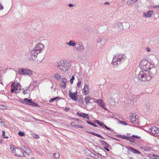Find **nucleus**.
<instances>
[{
	"mask_svg": "<svg viewBox=\"0 0 159 159\" xmlns=\"http://www.w3.org/2000/svg\"><path fill=\"white\" fill-rule=\"evenodd\" d=\"M136 76L138 80L140 82L149 81L154 77L148 70H141Z\"/></svg>",
	"mask_w": 159,
	"mask_h": 159,
	"instance_id": "1",
	"label": "nucleus"
},
{
	"mask_svg": "<svg viewBox=\"0 0 159 159\" xmlns=\"http://www.w3.org/2000/svg\"><path fill=\"white\" fill-rule=\"evenodd\" d=\"M43 48L44 46L42 44L39 43L37 44L31 51V57L29 59L30 60H35L38 55L42 52Z\"/></svg>",
	"mask_w": 159,
	"mask_h": 159,
	"instance_id": "2",
	"label": "nucleus"
},
{
	"mask_svg": "<svg viewBox=\"0 0 159 159\" xmlns=\"http://www.w3.org/2000/svg\"><path fill=\"white\" fill-rule=\"evenodd\" d=\"M56 66L61 71L66 72L70 68L71 64L69 61L62 60L57 63Z\"/></svg>",
	"mask_w": 159,
	"mask_h": 159,
	"instance_id": "3",
	"label": "nucleus"
},
{
	"mask_svg": "<svg viewBox=\"0 0 159 159\" xmlns=\"http://www.w3.org/2000/svg\"><path fill=\"white\" fill-rule=\"evenodd\" d=\"M126 59L125 54H120L114 56L112 62L114 65L117 66L123 62Z\"/></svg>",
	"mask_w": 159,
	"mask_h": 159,
	"instance_id": "4",
	"label": "nucleus"
},
{
	"mask_svg": "<svg viewBox=\"0 0 159 159\" xmlns=\"http://www.w3.org/2000/svg\"><path fill=\"white\" fill-rule=\"evenodd\" d=\"M17 72L19 75H27L30 76H32L34 73V71L30 69L22 68L18 69Z\"/></svg>",
	"mask_w": 159,
	"mask_h": 159,
	"instance_id": "5",
	"label": "nucleus"
},
{
	"mask_svg": "<svg viewBox=\"0 0 159 159\" xmlns=\"http://www.w3.org/2000/svg\"><path fill=\"white\" fill-rule=\"evenodd\" d=\"M11 152L15 156L21 157H25L23 152L20 149L15 147H11Z\"/></svg>",
	"mask_w": 159,
	"mask_h": 159,
	"instance_id": "6",
	"label": "nucleus"
},
{
	"mask_svg": "<svg viewBox=\"0 0 159 159\" xmlns=\"http://www.w3.org/2000/svg\"><path fill=\"white\" fill-rule=\"evenodd\" d=\"M141 70H149V62H147L146 61H141L139 65Z\"/></svg>",
	"mask_w": 159,
	"mask_h": 159,
	"instance_id": "7",
	"label": "nucleus"
},
{
	"mask_svg": "<svg viewBox=\"0 0 159 159\" xmlns=\"http://www.w3.org/2000/svg\"><path fill=\"white\" fill-rule=\"evenodd\" d=\"M155 65L154 63L149 62V72L153 76H154L157 72V70L155 68Z\"/></svg>",
	"mask_w": 159,
	"mask_h": 159,
	"instance_id": "8",
	"label": "nucleus"
},
{
	"mask_svg": "<svg viewBox=\"0 0 159 159\" xmlns=\"http://www.w3.org/2000/svg\"><path fill=\"white\" fill-rule=\"evenodd\" d=\"M21 86L20 84L18 83H16V84L13 83L11 84V87L13 88L15 91V93H16L19 92V91H18V89L19 90H21Z\"/></svg>",
	"mask_w": 159,
	"mask_h": 159,
	"instance_id": "9",
	"label": "nucleus"
},
{
	"mask_svg": "<svg viewBox=\"0 0 159 159\" xmlns=\"http://www.w3.org/2000/svg\"><path fill=\"white\" fill-rule=\"evenodd\" d=\"M136 115L135 113H131L130 114V121L132 123H137L138 121L136 118Z\"/></svg>",
	"mask_w": 159,
	"mask_h": 159,
	"instance_id": "10",
	"label": "nucleus"
},
{
	"mask_svg": "<svg viewBox=\"0 0 159 159\" xmlns=\"http://www.w3.org/2000/svg\"><path fill=\"white\" fill-rule=\"evenodd\" d=\"M97 42L98 45H99L100 47H101L104 45L106 43V40L103 38L101 37L97 39Z\"/></svg>",
	"mask_w": 159,
	"mask_h": 159,
	"instance_id": "11",
	"label": "nucleus"
},
{
	"mask_svg": "<svg viewBox=\"0 0 159 159\" xmlns=\"http://www.w3.org/2000/svg\"><path fill=\"white\" fill-rule=\"evenodd\" d=\"M96 147L97 148V150H98L99 149H100L101 151V152L102 153V154H101L99 153H97L99 155L101 156L104 157H106L107 156V152H106V151H105L103 149L99 147L98 146H96Z\"/></svg>",
	"mask_w": 159,
	"mask_h": 159,
	"instance_id": "12",
	"label": "nucleus"
},
{
	"mask_svg": "<svg viewBox=\"0 0 159 159\" xmlns=\"http://www.w3.org/2000/svg\"><path fill=\"white\" fill-rule=\"evenodd\" d=\"M141 148L144 151H149L151 149V145L148 143H145L141 147Z\"/></svg>",
	"mask_w": 159,
	"mask_h": 159,
	"instance_id": "13",
	"label": "nucleus"
},
{
	"mask_svg": "<svg viewBox=\"0 0 159 159\" xmlns=\"http://www.w3.org/2000/svg\"><path fill=\"white\" fill-rule=\"evenodd\" d=\"M69 95L73 100L75 101L77 100V91H76L74 93H72L70 91L69 93Z\"/></svg>",
	"mask_w": 159,
	"mask_h": 159,
	"instance_id": "14",
	"label": "nucleus"
},
{
	"mask_svg": "<svg viewBox=\"0 0 159 159\" xmlns=\"http://www.w3.org/2000/svg\"><path fill=\"white\" fill-rule=\"evenodd\" d=\"M150 130L151 133L153 134H159V128L155 127L152 126L151 127Z\"/></svg>",
	"mask_w": 159,
	"mask_h": 159,
	"instance_id": "15",
	"label": "nucleus"
},
{
	"mask_svg": "<svg viewBox=\"0 0 159 159\" xmlns=\"http://www.w3.org/2000/svg\"><path fill=\"white\" fill-rule=\"evenodd\" d=\"M76 50L79 51H82L84 50L85 47L83 44L81 42H79L77 43Z\"/></svg>",
	"mask_w": 159,
	"mask_h": 159,
	"instance_id": "16",
	"label": "nucleus"
},
{
	"mask_svg": "<svg viewBox=\"0 0 159 159\" xmlns=\"http://www.w3.org/2000/svg\"><path fill=\"white\" fill-rule=\"evenodd\" d=\"M76 114L77 115L80 116L84 118L87 119H90V117L89 116L88 114H85L84 113H80L79 112H77Z\"/></svg>",
	"mask_w": 159,
	"mask_h": 159,
	"instance_id": "17",
	"label": "nucleus"
},
{
	"mask_svg": "<svg viewBox=\"0 0 159 159\" xmlns=\"http://www.w3.org/2000/svg\"><path fill=\"white\" fill-rule=\"evenodd\" d=\"M126 148L128 149L129 151L133 152L134 153L139 154L140 152L136 149H135L133 148H132L129 146H127Z\"/></svg>",
	"mask_w": 159,
	"mask_h": 159,
	"instance_id": "18",
	"label": "nucleus"
},
{
	"mask_svg": "<svg viewBox=\"0 0 159 159\" xmlns=\"http://www.w3.org/2000/svg\"><path fill=\"white\" fill-rule=\"evenodd\" d=\"M83 92L84 94L87 95L89 93V89H88V85L87 84H85L84 87L83 89Z\"/></svg>",
	"mask_w": 159,
	"mask_h": 159,
	"instance_id": "19",
	"label": "nucleus"
},
{
	"mask_svg": "<svg viewBox=\"0 0 159 159\" xmlns=\"http://www.w3.org/2000/svg\"><path fill=\"white\" fill-rule=\"evenodd\" d=\"M136 98L134 96H131L128 100V103L133 105L136 102Z\"/></svg>",
	"mask_w": 159,
	"mask_h": 159,
	"instance_id": "20",
	"label": "nucleus"
},
{
	"mask_svg": "<svg viewBox=\"0 0 159 159\" xmlns=\"http://www.w3.org/2000/svg\"><path fill=\"white\" fill-rule=\"evenodd\" d=\"M67 80L65 78H63L62 79V81H61V86L64 89H65L66 86V83Z\"/></svg>",
	"mask_w": 159,
	"mask_h": 159,
	"instance_id": "21",
	"label": "nucleus"
},
{
	"mask_svg": "<svg viewBox=\"0 0 159 159\" xmlns=\"http://www.w3.org/2000/svg\"><path fill=\"white\" fill-rule=\"evenodd\" d=\"M66 44L70 46H75L76 45V43L73 40H70L69 42H66Z\"/></svg>",
	"mask_w": 159,
	"mask_h": 159,
	"instance_id": "22",
	"label": "nucleus"
},
{
	"mask_svg": "<svg viewBox=\"0 0 159 159\" xmlns=\"http://www.w3.org/2000/svg\"><path fill=\"white\" fill-rule=\"evenodd\" d=\"M153 10L149 11L146 14V13L143 14V16L145 17H151L152 15L153 14Z\"/></svg>",
	"mask_w": 159,
	"mask_h": 159,
	"instance_id": "23",
	"label": "nucleus"
},
{
	"mask_svg": "<svg viewBox=\"0 0 159 159\" xmlns=\"http://www.w3.org/2000/svg\"><path fill=\"white\" fill-rule=\"evenodd\" d=\"M24 101L25 102V104L30 105L32 101L31 99H28L27 98H25L24 99Z\"/></svg>",
	"mask_w": 159,
	"mask_h": 159,
	"instance_id": "24",
	"label": "nucleus"
},
{
	"mask_svg": "<svg viewBox=\"0 0 159 159\" xmlns=\"http://www.w3.org/2000/svg\"><path fill=\"white\" fill-rule=\"evenodd\" d=\"M98 106L102 108L105 110H107V109L105 107V104L103 101L102 100L98 104Z\"/></svg>",
	"mask_w": 159,
	"mask_h": 159,
	"instance_id": "25",
	"label": "nucleus"
},
{
	"mask_svg": "<svg viewBox=\"0 0 159 159\" xmlns=\"http://www.w3.org/2000/svg\"><path fill=\"white\" fill-rule=\"evenodd\" d=\"M100 142L105 147H107V148H109V145L105 141L102 140H101Z\"/></svg>",
	"mask_w": 159,
	"mask_h": 159,
	"instance_id": "26",
	"label": "nucleus"
},
{
	"mask_svg": "<svg viewBox=\"0 0 159 159\" xmlns=\"http://www.w3.org/2000/svg\"><path fill=\"white\" fill-rule=\"evenodd\" d=\"M30 86L27 87L26 89L23 91V93L25 94H28L29 93V92L30 91Z\"/></svg>",
	"mask_w": 159,
	"mask_h": 159,
	"instance_id": "27",
	"label": "nucleus"
},
{
	"mask_svg": "<svg viewBox=\"0 0 159 159\" xmlns=\"http://www.w3.org/2000/svg\"><path fill=\"white\" fill-rule=\"evenodd\" d=\"M54 77L57 80H58L61 78V75L59 73L55 74L54 75Z\"/></svg>",
	"mask_w": 159,
	"mask_h": 159,
	"instance_id": "28",
	"label": "nucleus"
},
{
	"mask_svg": "<svg viewBox=\"0 0 159 159\" xmlns=\"http://www.w3.org/2000/svg\"><path fill=\"white\" fill-rule=\"evenodd\" d=\"M91 99V97L90 96H88L86 97L84 99L85 103L87 104L88 102H89V100Z\"/></svg>",
	"mask_w": 159,
	"mask_h": 159,
	"instance_id": "29",
	"label": "nucleus"
},
{
	"mask_svg": "<svg viewBox=\"0 0 159 159\" xmlns=\"http://www.w3.org/2000/svg\"><path fill=\"white\" fill-rule=\"evenodd\" d=\"M60 99V98L58 97H56L55 98H51L49 102H52L53 101L56 100H59Z\"/></svg>",
	"mask_w": 159,
	"mask_h": 159,
	"instance_id": "30",
	"label": "nucleus"
},
{
	"mask_svg": "<svg viewBox=\"0 0 159 159\" xmlns=\"http://www.w3.org/2000/svg\"><path fill=\"white\" fill-rule=\"evenodd\" d=\"M24 152L28 155L31 152V150L29 148H26V150H24Z\"/></svg>",
	"mask_w": 159,
	"mask_h": 159,
	"instance_id": "31",
	"label": "nucleus"
},
{
	"mask_svg": "<svg viewBox=\"0 0 159 159\" xmlns=\"http://www.w3.org/2000/svg\"><path fill=\"white\" fill-rule=\"evenodd\" d=\"M144 108L145 111L149 110L150 109L149 104H147V106H144Z\"/></svg>",
	"mask_w": 159,
	"mask_h": 159,
	"instance_id": "32",
	"label": "nucleus"
},
{
	"mask_svg": "<svg viewBox=\"0 0 159 159\" xmlns=\"http://www.w3.org/2000/svg\"><path fill=\"white\" fill-rule=\"evenodd\" d=\"M53 156L55 157L57 159L59 157L60 154L58 153H53Z\"/></svg>",
	"mask_w": 159,
	"mask_h": 159,
	"instance_id": "33",
	"label": "nucleus"
},
{
	"mask_svg": "<svg viewBox=\"0 0 159 159\" xmlns=\"http://www.w3.org/2000/svg\"><path fill=\"white\" fill-rule=\"evenodd\" d=\"M7 108V107L5 105H0V109L2 110L6 109Z\"/></svg>",
	"mask_w": 159,
	"mask_h": 159,
	"instance_id": "34",
	"label": "nucleus"
},
{
	"mask_svg": "<svg viewBox=\"0 0 159 159\" xmlns=\"http://www.w3.org/2000/svg\"><path fill=\"white\" fill-rule=\"evenodd\" d=\"M83 98L81 97H80L79 98L78 101L80 105H82L83 103Z\"/></svg>",
	"mask_w": 159,
	"mask_h": 159,
	"instance_id": "35",
	"label": "nucleus"
},
{
	"mask_svg": "<svg viewBox=\"0 0 159 159\" xmlns=\"http://www.w3.org/2000/svg\"><path fill=\"white\" fill-rule=\"evenodd\" d=\"M87 122L89 124H90V125H92L93 126H95V127H98V126L96 125V124H95L92 122H91L90 121H87Z\"/></svg>",
	"mask_w": 159,
	"mask_h": 159,
	"instance_id": "36",
	"label": "nucleus"
},
{
	"mask_svg": "<svg viewBox=\"0 0 159 159\" xmlns=\"http://www.w3.org/2000/svg\"><path fill=\"white\" fill-rule=\"evenodd\" d=\"M31 106H33L34 107H38V105L37 103H35L34 102L32 101L31 103L30 104Z\"/></svg>",
	"mask_w": 159,
	"mask_h": 159,
	"instance_id": "37",
	"label": "nucleus"
},
{
	"mask_svg": "<svg viewBox=\"0 0 159 159\" xmlns=\"http://www.w3.org/2000/svg\"><path fill=\"white\" fill-rule=\"evenodd\" d=\"M153 157H152L153 159H159V156L153 154L152 155Z\"/></svg>",
	"mask_w": 159,
	"mask_h": 159,
	"instance_id": "38",
	"label": "nucleus"
},
{
	"mask_svg": "<svg viewBox=\"0 0 159 159\" xmlns=\"http://www.w3.org/2000/svg\"><path fill=\"white\" fill-rule=\"evenodd\" d=\"M116 136L117 137L122 138L124 139H125V138L126 136H124V135H116Z\"/></svg>",
	"mask_w": 159,
	"mask_h": 159,
	"instance_id": "39",
	"label": "nucleus"
},
{
	"mask_svg": "<svg viewBox=\"0 0 159 159\" xmlns=\"http://www.w3.org/2000/svg\"><path fill=\"white\" fill-rule=\"evenodd\" d=\"M2 137L3 138H7V139L8 138V137L6 136H5V132L4 131L2 130Z\"/></svg>",
	"mask_w": 159,
	"mask_h": 159,
	"instance_id": "40",
	"label": "nucleus"
},
{
	"mask_svg": "<svg viewBox=\"0 0 159 159\" xmlns=\"http://www.w3.org/2000/svg\"><path fill=\"white\" fill-rule=\"evenodd\" d=\"M133 3V2H132L131 0H128L126 2L127 4L128 5H130Z\"/></svg>",
	"mask_w": 159,
	"mask_h": 159,
	"instance_id": "41",
	"label": "nucleus"
},
{
	"mask_svg": "<svg viewBox=\"0 0 159 159\" xmlns=\"http://www.w3.org/2000/svg\"><path fill=\"white\" fill-rule=\"evenodd\" d=\"M92 154L94 155V156L93 157L97 159H102L101 157H99L97 155L93 153H92Z\"/></svg>",
	"mask_w": 159,
	"mask_h": 159,
	"instance_id": "42",
	"label": "nucleus"
},
{
	"mask_svg": "<svg viewBox=\"0 0 159 159\" xmlns=\"http://www.w3.org/2000/svg\"><path fill=\"white\" fill-rule=\"evenodd\" d=\"M18 135L20 136H23L25 135V134L24 132L22 131H19L18 133Z\"/></svg>",
	"mask_w": 159,
	"mask_h": 159,
	"instance_id": "43",
	"label": "nucleus"
},
{
	"mask_svg": "<svg viewBox=\"0 0 159 159\" xmlns=\"http://www.w3.org/2000/svg\"><path fill=\"white\" fill-rule=\"evenodd\" d=\"M81 84V80H79L77 84V86L78 87H79L80 84Z\"/></svg>",
	"mask_w": 159,
	"mask_h": 159,
	"instance_id": "44",
	"label": "nucleus"
},
{
	"mask_svg": "<svg viewBox=\"0 0 159 159\" xmlns=\"http://www.w3.org/2000/svg\"><path fill=\"white\" fill-rule=\"evenodd\" d=\"M75 77H74V76H72V78L70 79V82L71 84H72L73 83V81L75 80Z\"/></svg>",
	"mask_w": 159,
	"mask_h": 159,
	"instance_id": "45",
	"label": "nucleus"
},
{
	"mask_svg": "<svg viewBox=\"0 0 159 159\" xmlns=\"http://www.w3.org/2000/svg\"><path fill=\"white\" fill-rule=\"evenodd\" d=\"M75 128H80L83 129L84 128V127L83 126H82L81 125H76Z\"/></svg>",
	"mask_w": 159,
	"mask_h": 159,
	"instance_id": "46",
	"label": "nucleus"
},
{
	"mask_svg": "<svg viewBox=\"0 0 159 159\" xmlns=\"http://www.w3.org/2000/svg\"><path fill=\"white\" fill-rule=\"evenodd\" d=\"M94 100H95V101H94V102H96L98 104L102 100H101V99L97 100L96 99H94Z\"/></svg>",
	"mask_w": 159,
	"mask_h": 159,
	"instance_id": "47",
	"label": "nucleus"
},
{
	"mask_svg": "<svg viewBox=\"0 0 159 159\" xmlns=\"http://www.w3.org/2000/svg\"><path fill=\"white\" fill-rule=\"evenodd\" d=\"M99 125L102 128H104V126H105V125L102 122H100V123Z\"/></svg>",
	"mask_w": 159,
	"mask_h": 159,
	"instance_id": "48",
	"label": "nucleus"
},
{
	"mask_svg": "<svg viewBox=\"0 0 159 159\" xmlns=\"http://www.w3.org/2000/svg\"><path fill=\"white\" fill-rule=\"evenodd\" d=\"M71 125L74 127H75L76 125L75 124V123L74 122H72L70 123Z\"/></svg>",
	"mask_w": 159,
	"mask_h": 159,
	"instance_id": "49",
	"label": "nucleus"
},
{
	"mask_svg": "<svg viewBox=\"0 0 159 159\" xmlns=\"http://www.w3.org/2000/svg\"><path fill=\"white\" fill-rule=\"evenodd\" d=\"M4 7L0 2V11L2 10L3 9Z\"/></svg>",
	"mask_w": 159,
	"mask_h": 159,
	"instance_id": "50",
	"label": "nucleus"
},
{
	"mask_svg": "<svg viewBox=\"0 0 159 159\" xmlns=\"http://www.w3.org/2000/svg\"><path fill=\"white\" fill-rule=\"evenodd\" d=\"M129 141L131 142H134V139L132 137H130Z\"/></svg>",
	"mask_w": 159,
	"mask_h": 159,
	"instance_id": "51",
	"label": "nucleus"
},
{
	"mask_svg": "<svg viewBox=\"0 0 159 159\" xmlns=\"http://www.w3.org/2000/svg\"><path fill=\"white\" fill-rule=\"evenodd\" d=\"M153 8H154V9H159V5L154 6H153Z\"/></svg>",
	"mask_w": 159,
	"mask_h": 159,
	"instance_id": "52",
	"label": "nucleus"
},
{
	"mask_svg": "<svg viewBox=\"0 0 159 159\" xmlns=\"http://www.w3.org/2000/svg\"><path fill=\"white\" fill-rule=\"evenodd\" d=\"M34 137L35 139H37L39 138V136L37 134H34Z\"/></svg>",
	"mask_w": 159,
	"mask_h": 159,
	"instance_id": "53",
	"label": "nucleus"
},
{
	"mask_svg": "<svg viewBox=\"0 0 159 159\" xmlns=\"http://www.w3.org/2000/svg\"><path fill=\"white\" fill-rule=\"evenodd\" d=\"M104 127H105L106 129L109 130L110 131H111V129L107 127L106 125H105V126H104Z\"/></svg>",
	"mask_w": 159,
	"mask_h": 159,
	"instance_id": "54",
	"label": "nucleus"
},
{
	"mask_svg": "<svg viewBox=\"0 0 159 159\" xmlns=\"http://www.w3.org/2000/svg\"><path fill=\"white\" fill-rule=\"evenodd\" d=\"M120 123L123 124L124 125H127V124L126 123V122L125 121H121L120 122Z\"/></svg>",
	"mask_w": 159,
	"mask_h": 159,
	"instance_id": "55",
	"label": "nucleus"
},
{
	"mask_svg": "<svg viewBox=\"0 0 159 159\" xmlns=\"http://www.w3.org/2000/svg\"><path fill=\"white\" fill-rule=\"evenodd\" d=\"M68 6L69 7H73L74 6V5L72 4L69 3L68 4Z\"/></svg>",
	"mask_w": 159,
	"mask_h": 159,
	"instance_id": "56",
	"label": "nucleus"
},
{
	"mask_svg": "<svg viewBox=\"0 0 159 159\" xmlns=\"http://www.w3.org/2000/svg\"><path fill=\"white\" fill-rule=\"evenodd\" d=\"M94 135H95L98 137H99V138L101 137V136L100 134H96L95 133Z\"/></svg>",
	"mask_w": 159,
	"mask_h": 159,
	"instance_id": "57",
	"label": "nucleus"
},
{
	"mask_svg": "<svg viewBox=\"0 0 159 159\" xmlns=\"http://www.w3.org/2000/svg\"><path fill=\"white\" fill-rule=\"evenodd\" d=\"M146 50L148 52H150L151 51V48L148 47L146 48Z\"/></svg>",
	"mask_w": 159,
	"mask_h": 159,
	"instance_id": "58",
	"label": "nucleus"
},
{
	"mask_svg": "<svg viewBox=\"0 0 159 159\" xmlns=\"http://www.w3.org/2000/svg\"><path fill=\"white\" fill-rule=\"evenodd\" d=\"M12 88L11 89V92L12 93H13L15 92L14 91H15V90L13 88Z\"/></svg>",
	"mask_w": 159,
	"mask_h": 159,
	"instance_id": "59",
	"label": "nucleus"
},
{
	"mask_svg": "<svg viewBox=\"0 0 159 159\" xmlns=\"http://www.w3.org/2000/svg\"><path fill=\"white\" fill-rule=\"evenodd\" d=\"M109 115L111 117V118H114L115 117V115L114 114H112V115L111 116L110 114H109Z\"/></svg>",
	"mask_w": 159,
	"mask_h": 159,
	"instance_id": "60",
	"label": "nucleus"
},
{
	"mask_svg": "<svg viewBox=\"0 0 159 159\" xmlns=\"http://www.w3.org/2000/svg\"><path fill=\"white\" fill-rule=\"evenodd\" d=\"M64 111L66 112L68 111H69V108H66L64 109Z\"/></svg>",
	"mask_w": 159,
	"mask_h": 159,
	"instance_id": "61",
	"label": "nucleus"
},
{
	"mask_svg": "<svg viewBox=\"0 0 159 159\" xmlns=\"http://www.w3.org/2000/svg\"><path fill=\"white\" fill-rule=\"evenodd\" d=\"M130 137H128L126 136L125 139H126L128 141H129Z\"/></svg>",
	"mask_w": 159,
	"mask_h": 159,
	"instance_id": "62",
	"label": "nucleus"
},
{
	"mask_svg": "<svg viewBox=\"0 0 159 159\" xmlns=\"http://www.w3.org/2000/svg\"><path fill=\"white\" fill-rule=\"evenodd\" d=\"M95 123H97L99 125L100 123V122L97 120H95Z\"/></svg>",
	"mask_w": 159,
	"mask_h": 159,
	"instance_id": "63",
	"label": "nucleus"
},
{
	"mask_svg": "<svg viewBox=\"0 0 159 159\" xmlns=\"http://www.w3.org/2000/svg\"><path fill=\"white\" fill-rule=\"evenodd\" d=\"M132 137H135L137 138H140V137L138 136H135L134 135H133L132 136Z\"/></svg>",
	"mask_w": 159,
	"mask_h": 159,
	"instance_id": "64",
	"label": "nucleus"
}]
</instances>
